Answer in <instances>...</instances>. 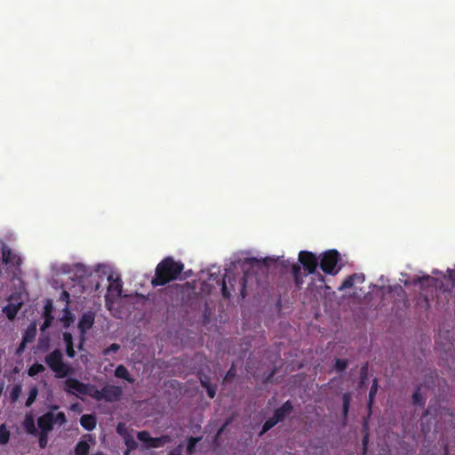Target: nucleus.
I'll list each match as a JSON object with an SVG mask.
<instances>
[{
    "mask_svg": "<svg viewBox=\"0 0 455 455\" xmlns=\"http://www.w3.org/2000/svg\"><path fill=\"white\" fill-rule=\"evenodd\" d=\"M120 349V346L116 343L111 344L108 347L103 350V355H108L111 353H116Z\"/></svg>",
    "mask_w": 455,
    "mask_h": 455,
    "instance_id": "39",
    "label": "nucleus"
},
{
    "mask_svg": "<svg viewBox=\"0 0 455 455\" xmlns=\"http://www.w3.org/2000/svg\"><path fill=\"white\" fill-rule=\"evenodd\" d=\"M53 306L52 302L48 299L44 307V313L43 314H52Z\"/></svg>",
    "mask_w": 455,
    "mask_h": 455,
    "instance_id": "44",
    "label": "nucleus"
},
{
    "mask_svg": "<svg viewBox=\"0 0 455 455\" xmlns=\"http://www.w3.org/2000/svg\"><path fill=\"white\" fill-rule=\"evenodd\" d=\"M185 267L184 263L175 260L172 257L164 258L156 267L155 275L151 280V285L156 288L164 286L167 283L180 279V275Z\"/></svg>",
    "mask_w": 455,
    "mask_h": 455,
    "instance_id": "2",
    "label": "nucleus"
},
{
    "mask_svg": "<svg viewBox=\"0 0 455 455\" xmlns=\"http://www.w3.org/2000/svg\"><path fill=\"white\" fill-rule=\"evenodd\" d=\"M84 336H81L80 343L78 345V349L82 350L84 348Z\"/></svg>",
    "mask_w": 455,
    "mask_h": 455,
    "instance_id": "52",
    "label": "nucleus"
},
{
    "mask_svg": "<svg viewBox=\"0 0 455 455\" xmlns=\"http://www.w3.org/2000/svg\"><path fill=\"white\" fill-rule=\"evenodd\" d=\"M4 311L9 319H13L17 314V308H10L9 307H4Z\"/></svg>",
    "mask_w": 455,
    "mask_h": 455,
    "instance_id": "43",
    "label": "nucleus"
},
{
    "mask_svg": "<svg viewBox=\"0 0 455 455\" xmlns=\"http://www.w3.org/2000/svg\"><path fill=\"white\" fill-rule=\"evenodd\" d=\"M38 347L42 351H46L49 348V338L46 337L45 339H39L38 340Z\"/></svg>",
    "mask_w": 455,
    "mask_h": 455,
    "instance_id": "40",
    "label": "nucleus"
},
{
    "mask_svg": "<svg viewBox=\"0 0 455 455\" xmlns=\"http://www.w3.org/2000/svg\"><path fill=\"white\" fill-rule=\"evenodd\" d=\"M60 299L67 303H69V293L67 291H63L60 293Z\"/></svg>",
    "mask_w": 455,
    "mask_h": 455,
    "instance_id": "49",
    "label": "nucleus"
},
{
    "mask_svg": "<svg viewBox=\"0 0 455 455\" xmlns=\"http://www.w3.org/2000/svg\"><path fill=\"white\" fill-rule=\"evenodd\" d=\"M24 427L28 434L36 435L37 430L35 426L34 419L31 417H27L24 422Z\"/></svg>",
    "mask_w": 455,
    "mask_h": 455,
    "instance_id": "25",
    "label": "nucleus"
},
{
    "mask_svg": "<svg viewBox=\"0 0 455 455\" xmlns=\"http://www.w3.org/2000/svg\"><path fill=\"white\" fill-rule=\"evenodd\" d=\"M291 271L294 279L295 284L299 287L303 283V277L301 275V267L299 264H291Z\"/></svg>",
    "mask_w": 455,
    "mask_h": 455,
    "instance_id": "18",
    "label": "nucleus"
},
{
    "mask_svg": "<svg viewBox=\"0 0 455 455\" xmlns=\"http://www.w3.org/2000/svg\"><path fill=\"white\" fill-rule=\"evenodd\" d=\"M444 410H445V411H446V413H447L448 415H451V412L450 409H444Z\"/></svg>",
    "mask_w": 455,
    "mask_h": 455,
    "instance_id": "57",
    "label": "nucleus"
},
{
    "mask_svg": "<svg viewBox=\"0 0 455 455\" xmlns=\"http://www.w3.org/2000/svg\"><path fill=\"white\" fill-rule=\"evenodd\" d=\"M223 428H224V427H222L220 429L219 433H220L221 431H223Z\"/></svg>",
    "mask_w": 455,
    "mask_h": 455,
    "instance_id": "59",
    "label": "nucleus"
},
{
    "mask_svg": "<svg viewBox=\"0 0 455 455\" xmlns=\"http://www.w3.org/2000/svg\"><path fill=\"white\" fill-rule=\"evenodd\" d=\"M2 259L5 265L20 266L21 264L20 256L12 251L9 248H4L2 250Z\"/></svg>",
    "mask_w": 455,
    "mask_h": 455,
    "instance_id": "10",
    "label": "nucleus"
},
{
    "mask_svg": "<svg viewBox=\"0 0 455 455\" xmlns=\"http://www.w3.org/2000/svg\"><path fill=\"white\" fill-rule=\"evenodd\" d=\"M273 261L270 258L256 259L248 258L244 260V265H248V269L243 275H235L234 274H226L223 277L221 293L223 298L230 299L232 292H239L242 299L246 296L245 288L247 282L251 279V272H260L262 275L267 276L268 273L269 264Z\"/></svg>",
    "mask_w": 455,
    "mask_h": 455,
    "instance_id": "1",
    "label": "nucleus"
},
{
    "mask_svg": "<svg viewBox=\"0 0 455 455\" xmlns=\"http://www.w3.org/2000/svg\"><path fill=\"white\" fill-rule=\"evenodd\" d=\"M44 315V323L40 327L41 331H44L46 329H48L54 319L52 314H43Z\"/></svg>",
    "mask_w": 455,
    "mask_h": 455,
    "instance_id": "30",
    "label": "nucleus"
},
{
    "mask_svg": "<svg viewBox=\"0 0 455 455\" xmlns=\"http://www.w3.org/2000/svg\"><path fill=\"white\" fill-rule=\"evenodd\" d=\"M123 438H124V444L126 445V447L128 449L127 451L124 452V455H128L130 451H133V450H136L138 448V443L134 440L133 436L131 434L125 435Z\"/></svg>",
    "mask_w": 455,
    "mask_h": 455,
    "instance_id": "21",
    "label": "nucleus"
},
{
    "mask_svg": "<svg viewBox=\"0 0 455 455\" xmlns=\"http://www.w3.org/2000/svg\"><path fill=\"white\" fill-rule=\"evenodd\" d=\"M48 432L40 431L38 443L41 448H44L48 443Z\"/></svg>",
    "mask_w": 455,
    "mask_h": 455,
    "instance_id": "35",
    "label": "nucleus"
},
{
    "mask_svg": "<svg viewBox=\"0 0 455 455\" xmlns=\"http://www.w3.org/2000/svg\"><path fill=\"white\" fill-rule=\"evenodd\" d=\"M150 435L148 431L143 430L137 433V438L145 443L146 447L148 448L149 445V440H150Z\"/></svg>",
    "mask_w": 455,
    "mask_h": 455,
    "instance_id": "31",
    "label": "nucleus"
},
{
    "mask_svg": "<svg viewBox=\"0 0 455 455\" xmlns=\"http://www.w3.org/2000/svg\"><path fill=\"white\" fill-rule=\"evenodd\" d=\"M378 379H374L373 381H372V384H371V387L370 388V392H369V401H368V408L369 410H371V406H372V403H373V400H374V396L378 391Z\"/></svg>",
    "mask_w": 455,
    "mask_h": 455,
    "instance_id": "23",
    "label": "nucleus"
},
{
    "mask_svg": "<svg viewBox=\"0 0 455 455\" xmlns=\"http://www.w3.org/2000/svg\"><path fill=\"white\" fill-rule=\"evenodd\" d=\"M427 389L426 386L419 385L415 389L412 395V403L416 406H423L426 403V395L424 394V390Z\"/></svg>",
    "mask_w": 455,
    "mask_h": 455,
    "instance_id": "13",
    "label": "nucleus"
},
{
    "mask_svg": "<svg viewBox=\"0 0 455 455\" xmlns=\"http://www.w3.org/2000/svg\"><path fill=\"white\" fill-rule=\"evenodd\" d=\"M63 340L65 342L66 347L74 345L73 336L70 332L65 331L63 333Z\"/></svg>",
    "mask_w": 455,
    "mask_h": 455,
    "instance_id": "41",
    "label": "nucleus"
},
{
    "mask_svg": "<svg viewBox=\"0 0 455 455\" xmlns=\"http://www.w3.org/2000/svg\"><path fill=\"white\" fill-rule=\"evenodd\" d=\"M199 379H200V383H201L203 387H206L212 386L211 379H210L209 376L202 375V376H200Z\"/></svg>",
    "mask_w": 455,
    "mask_h": 455,
    "instance_id": "42",
    "label": "nucleus"
},
{
    "mask_svg": "<svg viewBox=\"0 0 455 455\" xmlns=\"http://www.w3.org/2000/svg\"><path fill=\"white\" fill-rule=\"evenodd\" d=\"M364 281V275L363 274H353L351 275L347 276L344 281L342 282V284L340 286V290L344 289H349L352 288L356 282L358 283H363Z\"/></svg>",
    "mask_w": 455,
    "mask_h": 455,
    "instance_id": "12",
    "label": "nucleus"
},
{
    "mask_svg": "<svg viewBox=\"0 0 455 455\" xmlns=\"http://www.w3.org/2000/svg\"><path fill=\"white\" fill-rule=\"evenodd\" d=\"M115 376L116 378L125 379L129 383H133L135 381V379L131 377L127 368L123 364H120L116 368Z\"/></svg>",
    "mask_w": 455,
    "mask_h": 455,
    "instance_id": "15",
    "label": "nucleus"
},
{
    "mask_svg": "<svg viewBox=\"0 0 455 455\" xmlns=\"http://www.w3.org/2000/svg\"><path fill=\"white\" fill-rule=\"evenodd\" d=\"M299 261L307 271V275H312L316 271L320 265L319 258L315 253L308 251H301L299 253Z\"/></svg>",
    "mask_w": 455,
    "mask_h": 455,
    "instance_id": "6",
    "label": "nucleus"
},
{
    "mask_svg": "<svg viewBox=\"0 0 455 455\" xmlns=\"http://www.w3.org/2000/svg\"><path fill=\"white\" fill-rule=\"evenodd\" d=\"M37 394H38V390H37L36 387H33L32 388H30L28 396L25 403L26 407H30L34 403V402L36 399Z\"/></svg>",
    "mask_w": 455,
    "mask_h": 455,
    "instance_id": "28",
    "label": "nucleus"
},
{
    "mask_svg": "<svg viewBox=\"0 0 455 455\" xmlns=\"http://www.w3.org/2000/svg\"><path fill=\"white\" fill-rule=\"evenodd\" d=\"M80 424L85 430L92 431L97 424L96 417L92 414H84L80 418Z\"/></svg>",
    "mask_w": 455,
    "mask_h": 455,
    "instance_id": "14",
    "label": "nucleus"
},
{
    "mask_svg": "<svg viewBox=\"0 0 455 455\" xmlns=\"http://www.w3.org/2000/svg\"><path fill=\"white\" fill-rule=\"evenodd\" d=\"M340 260L339 252L335 250H329L323 252L320 259V267L327 275H336L340 267L337 268V264Z\"/></svg>",
    "mask_w": 455,
    "mask_h": 455,
    "instance_id": "5",
    "label": "nucleus"
},
{
    "mask_svg": "<svg viewBox=\"0 0 455 455\" xmlns=\"http://www.w3.org/2000/svg\"><path fill=\"white\" fill-rule=\"evenodd\" d=\"M90 445L85 441H79L75 447L76 455H89Z\"/></svg>",
    "mask_w": 455,
    "mask_h": 455,
    "instance_id": "20",
    "label": "nucleus"
},
{
    "mask_svg": "<svg viewBox=\"0 0 455 455\" xmlns=\"http://www.w3.org/2000/svg\"><path fill=\"white\" fill-rule=\"evenodd\" d=\"M168 455H181V453L178 451H172Z\"/></svg>",
    "mask_w": 455,
    "mask_h": 455,
    "instance_id": "55",
    "label": "nucleus"
},
{
    "mask_svg": "<svg viewBox=\"0 0 455 455\" xmlns=\"http://www.w3.org/2000/svg\"><path fill=\"white\" fill-rule=\"evenodd\" d=\"M432 411H433L432 407H431V406H429V407L425 411V412H424V415H423V416H427V415L432 414Z\"/></svg>",
    "mask_w": 455,
    "mask_h": 455,
    "instance_id": "53",
    "label": "nucleus"
},
{
    "mask_svg": "<svg viewBox=\"0 0 455 455\" xmlns=\"http://www.w3.org/2000/svg\"><path fill=\"white\" fill-rule=\"evenodd\" d=\"M368 379V363H365L360 371V383L364 384Z\"/></svg>",
    "mask_w": 455,
    "mask_h": 455,
    "instance_id": "36",
    "label": "nucleus"
},
{
    "mask_svg": "<svg viewBox=\"0 0 455 455\" xmlns=\"http://www.w3.org/2000/svg\"><path fill=\"white\" fill-rule=\"evenodd\" d=\"M59 409V405H52L51 406V410L52 411H55V410H58Z\"/></svg>",
    "mask_w": 455,
    "mask_h": 455,
    "instance_id": "56",
    "label": "nucleus"
},
{
    "mask_svg": "<svg viewBox=\"0 0 455 455\" xmlns=\"http://www.w3.org/2000/svg\"><path fill=\"white\" fill-rule=\"evenodd\" d=\"M44 371L45 367L43 364L36 363L28 368V374L30 377H34L39 373L44 372Z\"/></svg>",
    "mask_w": 455,
    "mask_h": 455,
    "instance_id": "22",
    "label": "nucleus"
},
{
    "mask_svg": "<svg viewBox=\"0 0 455 455\" xmlns=\"http://www.w3.org/2000/svg\"><path fill=\"white\" fill-rule=\"evenodd\" d=\"M206 389L207 395L210 398H214L216 395V387L212 385L204 387Z\"/></svg>",
    "mask_w": 455,
    "mask_h": 455,
    "instance_id": "45",
    "label": "nucleus"
},
{
    "mask_svg": "<svg viewBox=\"0 0 455 455\" xmlns=\"http://www.w3.org/2000/svg\"><path fill=\"white\" fill-rule=\"evenodd\" d=\"M76 267L77 269V272H81V276H84L86 275V269L85 267L82 264H76Z\"/></svg>",
    "mask_w": 455,
    "mask_h": 455,
    "instance_id": "50",
    "label": "nucleus"
},
{
    "mask_svg": "<svg viewBox=\"0 0 455 455\" xmlns=\"http://www.w3.org/2000/svg\"><path fill=\"white\" fill-rule=\"evenodd\" d=\"M369 441V435L368 434H365L363 438V454L365 455L367 452V444Z\"/></svg>",
    "mask_w": 455,
    "mask_h": 455,
    "instance_id": "47",
    "label": "nucleus"
},
{
    "mask_svg": "<svg viewBox=\"0 0 455 455\" xmlns=\"http://www.w3.org/2000/svg\"><path fill=\"white\" fill-rule=\"evenodd\" d=\"M171 441L168 435H161L160 437H150L149 445L148 448H159Z\"/></svg>",
    "mask_w": 455,
    "mask_h": 455,
    "instance_id": "16",
    "label": "nucleus"
},
{
    "mask_svg": "<svg viewBox=\"0 0 455 455\" xmlns=\"http://www.w3.org/2000/svg\"><path fill=\"white\" fill-rule=\"evenodd\" d=\"M279 421L275 419V416H273L272 418H269L268 419H267L263 426H262V430H261V433L260 435L269 431L272 427H274Z\"/></svg>",
    "mask_w": 455,
    "mask_h": 455,
    "instance_id": "26",
    "label": "nucleus"
},
{
    "mask_svg": "<svg viewBox=\"0 0 455 455\" xmlns=\"http://www.w3.org/2000/svg\"><path fill=\"white\" fill-rule=\"evenodd\" d=\"M27 344H28L27 342L21 340L20 344L19 345V347L16 349V354L21 355L24 352V350L27 347Z\"/></svg>",
    "mask_w": 455,
    "mask_h": 455,
    "instance_id": "48",
    "label": "nucleus"
},
{
    "mask_svg": "<svg viewBox=\"0 0 455 455\" xmlns=\"http://www.w3.org/2000/svg\"><path fill=\"white\" fill-rule=\"evenodd\" d=\"M44 363L59 379L65 378L72 372L70 365L64 363L63 354L59 348L48 354L44 357Z\"/></svg>",
    "mask_w": 455,
    "mask_h": 455,
    "instance_id": "3",
    "label": "nucleus"
},
{
    "mask_svg": "<svg viewBox=\"0 0 455 455\" xmlns=\"http://www.w3.org/2000/svg\"><path fill=\"white\" fill-rule=\"evenodd\" d=\"M116 432L122 437H124L125 435L130 434L124 423L117 424Z\"/></svg>",
    "mask_w": 455,
    "mask_h": 455,
    "instance_id": "38",
    "label": "nucleus"
},
{
    "mask_svg": "<svg viewBox=\"0 0 455 455\" xmlns=\"http://www.w3.org/2000/svg\"><path fill=\"white\" fill-rule=\"evenodd\" d=\"M21 394V387L20 385H15L10 394L11 400L15 402L18 400Z\"/></svg>",
    "mask_w": 455,
    "mask_h": 455,
    "instance_id": "34",
    "label": "nucleus"
},
{
    "mask_svg": "<svg viewBox=\"0 0 455 455\" xmlns=\"http://www.w3.org/2000/svg\"><path fill=\"white\" fill-rule=\"evenodd\" d=\"M123 389L119 386L106 385L103 387V401L113 403L120 400Z\"/></svg>",
    "mask_w": 455,
    "mask_h": 455,
    "instance_id": "9",
    "label": "nucleus"
},
{
    "mask_svg": "<svg viewBox=\"0 0 455 455\" xmlns=\"http://www.w3.org/2000/svg\"><path fill=\"white\" fill-rule=\"evenodd\" d=\"M236 375V370L234 363H232L231 367L227 371L225 377H224V382H228L232 380Z\"/></svg>",
    "mask_w": 455,
    "mask_h": 455,
    "instance_id": "33",
    "label": "nucleus"
},
{
    "mask_svg": "<svg viewBox=\"0 0 455 455\" xmlns=\"http://www.w3.org/2000/svg\"><path fill=\"white\" fill-rule=\"evenodd\" d=\"M86 395L92 397L96 401H103V387L98 389L94 385H89Z\"/></svg>",
    "mask_w": 455,
    "mask_h": 455,
    "instance_id": "19",
    "label": "nucleus"
},
{
    "mask_svg": "<svg viewBox=\"0 0 455 455\" xmlns=\"http://www.w3.org/2000/svg\"><path fill=\"white\" fill-rule=\"evenodd\" d=\"M66 354L68 357L70 358H73L75 357L76 355V351L74 349V345L73 346H68L66 347Z\"/></svg>",
    "mask_w": 455,
    "mask_h": 455,
    "instance_id": "46",
    "label": "nucleus"
},
{
    "mask_svg": "<svg viewBox=\"0 0 455 455\" xmlns=\"http://www.w3.org/2000/svg\"><path fill=\"white\" fill-rule=\"evenodd\" d=\"M88 387L89 384L83 383L80 380L74 378H68L65 381V390L68 393L73 395H75L76 392L78 394L86 395V393H88Z\"/></svg>",
    "mask_w": 455,
    "mask_h": 455,
    "instance_id": "7",
    "label": "nucleus"
},
{
    "mask_svg": "<svg viewBox=\"0 0 455 455\" xmlns=\"http://www.w3.org/2000/svg\"><path fill=\"white\" fill-rule=\"evenodd\" d=\"M78 406H79L78 403H74L71 405V410L76 411L78 408Z\"/></svg>",
    "mask_w": 455,
    "mask_h": 455,
    "instance_id": "54",
    "label": "nucleus"
},
{
    "mask_svg": "<svg viewBox=\"0 0 455 455\" xmlns=\"http://www.w3.org/2000/svg\"><path fill=\"white\" fill-rule=\"evenodd\" d=\"M67 422L66 415L63 411L54 414L52 411H47L37 419V426L42 432L50 433L53 426L58 424L62 426Z\"/></svg>",
    "mask_w": 455,
    "mask_h": 455,
    "instance_id": "4",
    "label": "nucleus"
},
{
    "mask_svg": "<svg viewBox=\"0 0 455 455\" xmlns=\"http://www.w3.org/2000/svg\"><path fill=\"white\" fill-rule=\"evenodd\" d=\"M430 279V276L429 275H426V276H423V277H419L416 281H415V283H422L423 281L425 280H429Z\"/></svg>",
    "mask_w": 455,
    "mask_h": 455,
    "instance_id": "51",
    "label": "nucleus"
},
{
    "mask_svg": "<svg viewBox=\"0 0 455 455\" xmlns=\"http://www.w3.org/2000/svg\"><path fill=\"white\" fill-rule=\"evenodd\" d=\"M36 335V325L35 323H30L25 330L22 335V340L30 343L32 342Z\"/></svg>",
    "mask_w": 455,
    "mask_h": 455,
    "instance_id": "17",
    "label": "nucleus"
},
{
    "mask_svg": "<svg viewBox=\"0 0 455 455\" xmlns=\"http://www.w3.org/2000/svg\"><path fill=\"white\" fill-rule=\"evenodd\" d=\"M293 411V405L290 400L286 401L282 404L281 407L277 408L275 412L274 416L275 419L280 422L284 419V418L291 414Z\"/></svg>",
    "mask_w": 455,
    "mask_h": 455,
    "instance_id": "11",
    "label": "nucleus"
},
{
    "mask_svg": "<svg viewBox=\"0 0 455 455\" xmlns=\"http://www.w3.org/2000/svg\"><path fill=\"white\" fill-rule=\"evenodd\" d=\"M319 275H320V279H321L322 281H323V276L322 275H320V274H319Z\"/></svg>",
    "mask_w": 455,
    "mask_h": 455,
    "instance_id": "58",
    "label": "nucleus"
},
{
    "mask_svg": "<svg viewBox=\"0 0 455 455\" xmlns=\"http://www.w3.org/2000/svg\"><path fill=\"white\" fill-rule=\"evenodd\" d=\"M10 435V431L7 429L5 424L0 425V444H6L9 442Z\"/></svg>",
    "mask_w": 455,
    "mask_h": 455,
    "instance_id": "24",
    "label": "nucleus"
},
{
    "mask_svg": "<svg viewBox=\"0 0 455 455\" xmlns=\"http://www.w3.org/2000/svg\"><path fill=\"white\" fill-rule=\"evenodd\" d=\"M348 362L346 359L338 358L335 361V369L337 371H343L347 367Z\"/></svg>",
    "mask_w": 455,
    "mask_h": 455,
    "instance_id": "32",
    "label": "nucleus"
},
{
    "mask_svg": "<svg viewBox=\"0 0 455 455\" xmlns=\"http://www.w3.org/2000/svg\"><path fill=\"white\" fill-rule=\"evenodd\" d=\"M94 321L95 314L92 311L89 310L82 315L77 324L81 336H84L86 331L93 326Z\"/></svg>",
    "mask_w": 455,
    "mask_h": 455,
    "instance_id": "8",
    "label": "nucleus"
},
{
    "mask_svg": "<svg viewBox=\"0 0 455 455\" xmlns=\"http://www.w3.org/2000/svg\"><path fill=\"white\" fill-rule=\"evenodd\" d=\"M198 438H196V437H190L188 441V445H187V451L188 453L191 454L194 450H195V447L198 442Z\"/></svg>",
    "mask_w": 455,
    "mask_h": 455,
    "instance_id": "37",
    "label": "nucleus"
},
{
    "mask_svg": "<svg viewBox=\"0 0 455 455\" xmlns=\"http://www.w3.org/2000/svg\"><path fill=\"white\" fill-rule=\"evenodd\" d=\"M64 312H65V314H64L63 317L61 318V321L63 322V324L65 327H69L71 323H73V321H74V316H73L72 313L69 311L68 306H66Z\"/></svg>",
    "mask_w": 455,
    "mask_h": 455,
    "instance_id": "29",
    "label": "nucleus"
},
{
    "mask_svg": "<svg viewBox=\"0 0 455 455\" xmlns=\"http://www.w3.org/2000/svg\"><path fill=\"white\" fill-rule=\"evenodd\" d=\"M351 396L348 393H345L342 396V413L344 417L347 416L350 406Z\"/></svg>",
    "mask_w": 455,
    "mask_h": 455,
    "instance_id": "27",
    "label": "nucleus"
}]
</instances>
